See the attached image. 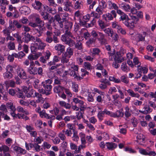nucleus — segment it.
<instances>
[{
  "instance_id": "nucleus-1",
  "label": "nucleus",
  "mask_w": 156,
  "mask_h": 156,
  "mask_svg": "<svg viewBox=\"0 0 156 156\" xmlns=\"http://www.w3.org/2000/svg\"><path fill=\"white\" fill-rule=\"evenodd\" d=\"M91 35L93 37L90 38L86 42L87 45L89 47L90 46V45L95 43L96 39L101 44H105L106 42L105 35L103 33L94 30L92 31Z\"/></svg>"
},
{
  "instance_id": "nucleus-2",
  "label": "nucleus",
  "mask_w": 156,
  "mask_h": 156,
  "mask_svg": "<svg viewBox=\"0 0 156 156\" xmlns=\"http://www.w3.org/2000/svg\"><path fill=\"white\" fill-rule=\"evenodd\" d=\"M70 68H69L68 70L65 71L66 74H69L78 81L80 80L83 79V78L79 75L78 73V66L73 64H70Z\"/></svg>"
},
{
  "instance_id": "nucleus-3",
  "label": "nucleus",
  "mask_w": 156,
  "mask_h": 156,
  "mask_svg": "<svg viewBox=\"0 0 156 156\" xmlns=\"http://www.w3.org/2000/svg\"><path fill=\"white\" fill-rule=\"evenodd\" d=\"M46 46V44L40 39L38 42L31 44L30 48L31 51L32 53H35L38 50L41 51L44 50Z\"/></svg>"
},
{
  "instance_id": "nucleus-4",
  "label": "nucleus",
  "mask_w": 156,
  "mask_h": 156,
  "mask_svg": "<svg viewBox=\"0 0 156 156\" xmlns=\"http://www.w3.org/2000/svg\"><path fill=\"white\" fill-rule=\"evenodd\" d=\"M131 35V38L133 40L136 41L137 42L143 41H145V37L147 34L146 32H144L142 34H137L134 32L133 33H130Z\"/></svg>"
},
{
  "instance_id": "nucleus-5",
  "label": "nucleus",
  "mask_w": 156,
  "mask_h": 156,
  "mask_svg": "<svg viewBox=\"0 0 156 156\" xmlns=\"http://www.w3.org/2000/svg\"><path fill=\"white\" fill-rule=\"evenodd\" d=\"M117 13L120 16L119 18L120 21H122L123 24L127 27H128L129 26H130V24L129 23V19L126 14L120 9L117 10Z\"/></svg>"
},
{
  "instance_id": "nucleus-6",
  "label": "nucleus",
  "mask_w": 156,
  "mask_h": 156,
  "mask_svg": "<svg viewBox=\"0 0 156 156\" xmlns=\"http://www.w3.org/2000/svg\"><path fill=\"white\" fill-rule=\"evenodd\" d=\"M65 34L62 35L61 37V40L64 42L65 43L68 40L70 39L69 38L70 37L73 39H75V38L73 35L70 32V31L68 30L63 31Z\"/></svg>"
},
{
  "instance_id": "nucleus-7",
  "label": "nucleus",
  "mask_w": 156,
  "mask_h": 156,
  "mask_svg": "<svg viewBox=\"0 0 156 156\" xmlns=\"http://www.w3.org/2000/svg\"><path fill=\"white\" fill-rule=\"evenodd\" d=\"M73 101L75 104H78V106L80 108V111H84L86 108V107L84 105V102L83 101L76 98H74Z\"/></svg>"
},
{
  "instance_id": "nucleus-8",
  "label": "nucleus",
  "mask_w": 156,
  "mask_h": 156,
  "mask_svg": "<svg viewBox=\"0 0 156 156\" xmlns=\"http://www.w3.org/2000/svg\"><path fill=\"white\" fill-rule=\"evenodd\" d=\"M43 4L40 1L35 0L32 4V6L34 9L37 10L39 12H41L44 8Z\"/></svg>"
},
{
  "instance_id": "nucleus-9",
  "label": "nucleus",
  "mask_w": 156,
  "mask_h": 156,
  "mask_svg": "<svg viewBox=\"0 0 156 156\" xmlns=\"http://www.w3.org/2000/svg\"><path fill=\"white\" fill-rule=\"evenodd\" d=\"M40 116L42 118H46L47 119H51V120H55V116L53 115H49L46 112V111L44 110H43L39 114Z\"/></svg>"
},
{
  "instance_id": "nucleus-10",
  "label": "nucleus",
  "mask_w": 156,
  "mask_h": 156,
  "mask_svg": "<svg viewBox=\"0 0 156 156\" xmlns=\"http://www.w3.org/2000/svg\"><path fill=\"white\" fill-rule=\"evenodd\" d=\"M133 7L131 9V13L133 15H135L137 10L140 9L142 7V6L140 4L136 2L133 3Z\"/></svg>"
},
{
  "instance_id": "nucleus-11",
  "label": "nucleus",
  "mask_w": 156,
  "mask_h": 156,
  "mask_svg": "<svg viewBox=\"0 0 156 156\" xmlns=\"http://www.w3.org/2000/svg\"><path fill=\"white\" fill-rule=\"evenodd\" d=\"M6 107L9 109L10 114L12 117L16 113V108L15 106L12 103L10 102L6 104Z\"/></svg>"
},
{
  "instance_id": "nucleus-12",
  "label": "nucleus",
  "mask_w": 156,
  "mask_h": 156,
  "mask_svg": "<svg viewBox=\"0 0 156 156\" xmlns=\"http://www.w3.org/2000/svg\"><path fill=\"white\" fill-rule=\"evenodd\" d=\"M63 5H64L63 10L64 11L66 12H71V9L70 8H72L73 7L71 2L69 0H67L64 2Z\"/></svg>"
},
{
  "instance_id": "nucleus-13",
  "label": "nucleus",
  "mask_w": 156,
  "mask_h": 156,
  "mask_svg": "<svg viewBox=\"0 0 156 156\" xmlns=\"http://www.w3.org/2000/svg\"><path fill=\"white\" fill-rule=\"evenodd\" d=\"M90 15L91 17H93L94 18L91 21V24H88L89 27H91L94 25L96 21L95 19H98L100 17L101 15L98 13L93 11L91 12Z\"/></svg>"
},
{
  "instance_id": "nucleus-14",
  "label": "nucleus",
  "mask_w": 156,
  "mask_h": 156,
  "mask_svg": "<svg viewBox=\"0 0 156 156\" xmlns=\"http://www.w3.org/2000/svg\"><path fill=\"white\" fill-rule=\"evenodd\" d=\"M17 73L19 77L23 79H26L27 76L24 69L21 68H19L17 69Z\"/></svg>"
},
{
  "instance_id": "nucleus-15",
  "label": "nucleus",
  "mask_w": 156,
  "mask_h": 156,
  "mask_svg": "<svg viewBox=\"0 0 156 156\" xmlns=\"http://www.w3.org/2000/svg\"><path fill=\"white\" fill-rule=\"evenodd\" d=\"M139 152L141 154L145 155L154 156L156 155V153L154 151H150L148 150H145L143 149H140Z\"/></svg>"
},
{
  "instance_id": "nucleus-16",
  "label": "nucleus",
  "mask_w": 156,
  "mask_h": 156,
  "mask_svg": "<svg viewBox=\"0 0 156 156\" xmlns=\"http://www.w3.org/2000/svg\"><path fill=\"white\" fill-rule=\"evenodd\" d=\"M23 34H24L26 37L28 38L29 41H31L34 43H37L39 41L40 38L37 37H34L32 35H31L29 33H22Z\"/></svg>"
},
{
  "instance_id": "nucleus-17",
  "label": "nucleus",
  "mask_w": 156,
  "mask_h": 156,
  "mask_svg": "<svg viewBox=\"0 0 156 156\" xmlns=\"http://www.w3.org/2000/svg\"><path fill=\"white\" fill-rule=\"evenodd\" d=\"M69 57L66 56L64 54L62 55L61 58H60L61 63L67 66H69L70 65V63L69 62Z\"/></svg>"
},
{
  "instance_id": "nucleus-18",
  "label": "nucleus",
  "mask_w": 156,
  "mask_h": 156,
  "mask_svg": "<svg viewBox=\"0 0 156 156\" xmlns=\"http://www.w3.org/2000/svg\"><path fill=\"white\" fill-rule=\"evenodd\" d=\"M120 52L117 51L114 56V61L118 63H121L124 61L122 55H120Z\"/></svg>"
},
{
  "instance_id": "nucleus-19",
  "label": "nucleus",
  "mask_w": 156,
  "mask_h": 156,
  "mask_svg": "<svg viewBox=\"0 0 156 156\" xmlns=\"http://www.w3.org/2000/svg\"><path fill=\"white\" fill-rule=\"evenodd\" d=\"M65 46L61 44H57L55 47V49L58 55H60L65 50Z\"/></svg>"
},
{
  "instance_id": "nucleus-20",
  "label": "nucleus",
  "mask_w": 156,
  "mask_h": 156,
  "mask_svg": "<svg viewBox=\"0 0 156 156\" xmlns=\"http://www.w3.org/2000/svg\"><path fill=\"white\" fill-rule=\"evenodd\" d=\"M130 16L131 17V18L133 20L131 21V23H129L130 24V26H129L128 27L132 28L135 26V24L136 23V22L138 21L139 19L138 17H137L133 15H131V13L129 14Z\"/></svg>"
},
{
  "instance_id": "nucleus-21",
  "label": "nucleus",
  "mask_w": 156,
  "mask_h": 156,
  "mask_svg": "<svg viewBox=\"0 0 156 156\" xmlns=\"http://www.w3.org/2000/svg\"><path fill=\"white\" fill-rule=\"evenodd\" d=\"M13 148L14 151L17 154H24L26 153V150L20 147L14 146L13 147Z\"/></svg>"
},
{
  "instance_id": "nucleus-22",
  "label": "nucleus",
  "mask_w": 156,
  "mask_h": 156,
  "mask_svg": "<svg viewBox=\"0 0 156 156\" xmlns=\"http://www.w3.org/2000/svg\"><path fill=\"white\" fill-rule=\"evenodd\" d=\"M73 25V23L71 22L67 21H65L63 31L67 30L70 31V29L72 27Z\"/></svg>"
},
{
  "instance_id": "nucleus-23",
  "label": "nucleus",
  "mask_w": 156,
  "mask_h": 156,
  "mask_svg": "<svg viewBox=\"0 0 156 156\" xmlns=\"http://www.w3.org/2000/svg\"><path fill=\"white\" fill-rule=\"evenodd\" d=\"M108 8L110 9H114L116 10L117 12V10H119V8L116 4L115 3L112 2L110 1H108Z\"/></svg>"
},
{
  "instance_id": "nucleus-24",
  "label": "nucleus",
  "mask_w": 156,
  "mask_h": 156,
  "mask_svg": "<svg viewBox=\"0 0 156 156\" xmlns=\"http://www.w3.org/2000/svg\"><path fill=\"white\" fill-rule=\"evenodd\" d=\"M116 88L118 92L119 93L120 98L121 99H123L124 98V93L126 90L123 87H121L119 86H116Z\"/></svg>"
},
{
  "instance_id": "nucleus-25",
  "label": "nucleus",
  "mask_w": 156,
  "mask_h": 156,
  "mask_svg": "<svg viewBox=\"0 0 156 156\" xmlns=\"http://www.w3.org/2000/svg\"><path fill=\"white\" fill-rule=\"evenodd\" d=\"M65 89V87L60 85H57L55 86L53 88L54 92L59 94L63 91Z\"/></svg>"
},
{
  "instance_id": "nucleus-26",
  "label": "nucleus",
  "mask_w": 156,
  "mask_h": 156,
  "mask_svg": "<svg viewBox=\"0 0 156 156\" xmlns=\"http://www.w3.org/2000/svg\"><path fill=\"white\" fill-rule=\"evenodd\" d=\"M106 146L109 150H113L117 147V145L112 142H108L106 143Z\"/></svg>"
},
{
  "instance_id": "nucleus-27",
  "label": "nucleus",
  "mask_w": 156,
  "mask_h": 156,
  "mask_svg": "<svg viewBox=\"0 0 156 156\" xmlns=\"http://www.w3.org/2000/svg\"><path fill=\"white\" fill-rule=\"evenodd\" d=\"M60 59V58L59 56L57 55H55L53 57L52 61L48 62L47 65L49 66H51V65H55L56 62H58Z\"/></svg>"
},
{
  "instance_id": "nucleus-28",
  "label": "nucleus",
  "mask_w": 156,
  "mask_h": 156,
  "mask_svg": "<svg viewBox=\"0 0 156 156\" xmlns=\"http://www.w3.org/2000/svg\"><path fill=\"white\" fill-rule=\"evenodd\" d=\"M58 103L60 106L64 107L66 109H69L71 107V105L69 103H66L64 101H59Z\"/></svg>"
},
{
  "instance_id": "nucleus-29",
  "label": "nucleus",
  "mask_w": 156,
  "mask_h": 156,
  "mask_svg": "<svg viewBox=\"0 0 156 156\" xmlns=\"http://www.w3.org/2000/svg\"><path fill=\"white\" fill-rule=\"evenodd\" d=\"M47 92L48 95H49L51 93V90L52 88L51 85H47V84H41Z\"/></svg>"
},
{
  "instance_id": "nucleus-30",
  "label": "nucleus",
  "mask_w": 156,
  "mask_h": 156,
  "mask_svg": "<svg viewBox=\"0 0 156 156\" xmlns=\"http://www.w3.org/2000/svg\"><path fill=\"white\" fill-rule=\"evenodd\" d=\"M30 8L27 6L23 5L20 8L19 10L22 13L25 15L28 14L30 11Z\"/></svg>"
},
{
  "instance_id": "nucleus-31",
  "label": "nucleus",
  "mask_w": 156,
  "mask_h": 156,
  "mask_svg": "<svg viewBox=\"0 0 156 156\" xmlns=\"http://www.w3.org/2000/svg\"><path fill=\"white\" fill-rule=\"evenodd\" d=\"M119 7L126 12H129L131 11L130 7L128 4L121 3L119 4Z\"/></svg>"
},
{
  "instance_id": "nucleus-32",
  "label": "nucleus",
  "mask_w": 156,
  "mask_h": 156,
  "mask_svg": "<svg viewBox=\"0 0 156 156\" xmlns=\"http://www.w3.org/2000/svg\"><path fill=\"white\" fill-rule=\"evenodd\" d=\"M142 111L140 110L139 112L143 114H147L150 113L152 111V109H151L149 107V106H145L143 108Z\"/></svg>"
},
{
  "instance_id": "nucleus-33",
  "label": "nucleus",
  "mask_w": 156,
  "mask_h": 156,
  "mask_svg": "<svg viewBox=\"0 0 156 156\" xmlns=\"http://www.w3.org/2000/svg\"><path fill=\"white\" fill-rule=\"evenodd\" d=\"M137 70L138 72L141 73V74L142 73H143L144 74H146L148 72V69L147 67L137 66Z\"/></svg>"
},
{
  "instance_id": "nucleus-34",
  "label": "nucleus",
  "mask_w": 156,
  "mask_h": 156,
  "mask_svg": "<svg viewBox=\"0 0 156 156\" xmlns=\"http://www.w3.org/2000/svg\"><path fill=\"white\" fill-rule=\"evenodd\" d=\"M102 17L104 19L107 21L112 20L113 18L112 14L109 13L103 14L102 15Z\"/></svg>"
},
{
  "instance_id": "nucleus-35",
  "label": "nucleus",
  "mask_w": 156,
  "mask_h": 156,
  "mask_svg": "<svg viewBox=\"0 0 156 156\" xmlns=\"http://www.w3.org/2000/svg\"><path fill=\"white\" fill-rule=\"evenodd\" d=\"M125 110L124 114L126 118H128L131 115L132 111L128 106L125 107Z\"/></svg>"
},
{
  "instance_id": "nucleus-36",
  "label": "nucleus",
  "mask_w": 156,
  "mask_h": 156,
  "mask_svg": "<svg viewBox=\"0 0 156 156\" xmlns=\"http://www.w3.org/2000/svg\"><path fill=\"white\" fill-rule=\"evenodd\" d=\"M145 137L143 134H140L136 136V141L139 144H141V142H144L145 141Z\"/></svg>"
},
{
  "instance_id": "nucleus-37",
  "label": "nucleus",
  "mask_w": 156,
  "mask_h": 156,
  "mask_svg": "<svg viewBox=\"0 0 156 156\" xmlns=\"http://www.w3.org/2000/svg\"><path fill=\"white\" fill-rule=\"evenodd\" d=\"M127 91L129 95L132 97L139 98L140 96L138 93H135L132 90L129 89L127 90Z\"/></svg>"
},
{
  "instance_id": "nucleus-38",
  "label": "nucleus",
  "mask_w": 156,
  "mask_h": 156,
  "mask_svg": "<svg viewBox=\"0 0 156 156\" xmlns=\"http://www.w3.org/2000/svg\"><path fill=\"white\" fill-rule=\"evenodd\" d=\"M37 69L36 67H29L28 69V72L30 74L35 75L37 74Z\"/></svg>"
},
{
  "instance_id": "nucleus-39",
  "label": "nucleus",
  "mask_w": 156,
  "mask_h": 156,
  "mask_svg": "<svg viewBox=\"0 0 156 156\" xmlns=\"http://www.w3.org/2000/svg\"><path fill=\"white\" fill-rule=\"evenodd\" d=\"M45 29L43 26H41V25H39L38 28L35 29V30L37 31V32L38 33V34L37 35L38 37H40L42 35L43 33V31Z\"/></svg>"
},
{
  "instance_id": "nucleus-40",
  "label": "nucleus",
  "mask_w": 156,
  "mask_h": 156,
  "mask_svg": "<svg viewBox=\"0 0 156 156\" xmlns=\"http://www.w3.org/2000/svg\"><path fill=\"white\" fill-rule=\"evenodd\" d=\"M108 35L111 37H112L114 34V32L112 29L110 28H105L103 30Z\"/></svg>"
},
{
  "instance_id": "nucleus-41",
  "label": "nucleus",
  "mask_w": 156,
  "mask_h": 156,
  "mask_svg": "<svg viewBox=\"0 0 156 156\" xmlns=\"http://www.w3.org/2000/svg\"><path fill=\"white\" fill-rule=\"evenodd\" d=\"M73 135L72 137V140L75 142H77L79 140V137L78 135V132L76 131H73Z\"/></svg>"
},
{
  "instance_id": "nucleus-42",
  "label": "nucleus",
  "mask_w": 156,
  "mask_h": 156,
  "mask_svg": "<svg viewBox=\"0 0 156 156\" xmlns=\"http://www.w3.org/2000/svg\"><path fill=\"white\" fill-rule=\"evenodd\" d=\"M73 54V49L70 48H68L65 53L64 54L65 55L69 57L70 58L71 56Z\"/></svg>"
},
{
  "instance_id": "nucleus-43",
  "label": "nucleus",
  "mask_w": 156,
  "mask_h": 156,
  "mask_svg": "<svg viewBox=\"0 0 156 156\" xmlns=\"http://www.w3.org/2000/svg\"><path fill=\"white\" fill-rule=\"evenodd\" d=\"M39 80L38 79H36L33 83V86L35 89H38L41 88V85L39 84Z\"/></svg>"
},
{
  "instance_id": "nucleus-44",
  "label": "nucleus",
  "mask_w": 156,
  "mask_h": 156,
  "mask_svg": "<svg viewBox=\"0 0 156 156\" xmlns=\"http://www.w3.org/2000/svg\"><path fill=\"white\" fill-rule=\"evenodd\" d=\"M16 110L19 112L24 113L26 115L29 114V112L21 106H18L16 108Z\"/></svg>"
},
{
  "instance_id": "nucleus-45",
  "label": "nucleus",
  "mask_w": 156,
  "mask_h": 156,
  "mask_svg": "<svg viewBox=\"0 0 156 156\" xmlns=\"http://www.w3.org/2000/svg\"><path fill=\"white\" fill-rule=\"evenodd\" d=\"M121 67V69L123 72H127L129 70V68L128 67L126 62L122 63Z\"/></svg>"
},
{
  "instance_id": "nucleus-46",
  "label": "nucleus",
  "mask_w": 156,
  "mask_h": 156,
  "mask_svg": "<svg viewBox=\"0 0 156 156\" xmlns=\"http://www.w3.org/2000/svg\"><path fill=\"white\" fill-rule=\"evenodd\" d=\"M3 76L5 79H11L13 75L12 73L6 71L4 74Z\"/></svg>"
},
{
  "instance_id": "nucleus-47",
  "label": "nucleus",
  "mask_w": 156,
  "mask_h": 156,
  "mask_svg": "<svg viewBox=\"0 0 156 156\" xmlns=\"http://www.w3.org/2000/svg\"><path fill=\"white\" fill-rule=\"evenodd\" d=\"M100 52L101 51L100 49L97 48H93L92 49V51L91 52L93 55H98Z\"/></svg>"
},
{
  "instance_id": "nucleus-48",
  "label": "nucleus",
  "mask_w": 156,
  "mask_h": 156,
  "mask_svg": "<svg viewBox=\"0 0 156 156\" xmlns=\"http://www.w3.org/2000/svg\"><path fill=\"white\" fill-rule=\"evenodd\" d=\"M35 91L34 90L31 89L30 90L29 92L26 94V96L28 98L31 97H34V94Z\"/></svg>"
},
{
  "instance_id": "nucleus-49",
  "label": "nucleus",
  "mask_w": 156,
  "mask_h": 156,
  "mask_svg": "<svg viewBox=\"0 0 156 156\" xmlns=\"http://www.w3.org/2000/svg\"><path fill=\"white\" fill-rule=\"evenodd\" d=\"M7 47L10 50H13L15 49V45L14 42L10 41L8 43Z\"/></svg>"
},
{
  "instance_id": "nucleus-50",
  "label": "nucleus",
  "mask_w": 156,
  "mask_h": 156,
  "mask_svg": "<svg viewBox=\"0 0 156 156\" xmlns=\"http://www.w3.org/2000/svg\"><path fill=\"white\" fill-rule=\"evenodd\" d=\"M121 82L122 81L126 84H128L129 83V79L127 76L126 75H123L121 77L120 79Z\"/></svg>"
},
{
  "instance_id": "nucleus-51",
  "label": "nucleus",
  "mask_w": 156,
  "mask_h": 156,
  "mask_svg": "<svg viewBox=\"0 0 156 156\" xmlns=\"http://www.w3.org/2000/svg\"><path fill=\"white\" fill-rule=\"evenodd\" d=\"M43 141V140L41 136L37 137L36 136L34 139V144H40Z\"/></svg>"
},
{
  "instance_id": "nucleus-52",
  "label": "nucleus",
  "mask_w": 156,
  "mask_h": 156,
  "mask_svg": "<svg viewBox=\"0 0 156 156\" xmlns=\"http://www.w3.org/2000/svg\"><path fill=\"white\" fill-rule=\"evenodd\" d=\"M98 25L100 27L101 29L103 30L105 29V27H106V25L105 24V23L102 20H99L98 21Z\"/></svg>"
},
{
  "instance_id": "nucleus-53",
  "label": "nucleus",
  "mask_w": 156,
  "mask_h": 156,
  "mask_svg": "<svg viewBox=\"0 0 156 156\" xmlns=\"http://www.w3.org/2000/svg\"><path fill=\"white\" fill-rule=\"evenodd\" d=\"M97 116L99 119V120L100 121H101L103 119V118L105 116V114L104 112L102 111H100L98 112Z\"/></svg>"
},
{
  "instance_id": "nucleus-54",
  "label": "nucleus",
  "mask_w": 156,
  "mask_h": 156,
  "mask_svg": "<svg viewBox=\"0 0 156 156\" xmlns=\"http://www.w3.org/2000/svg\"><path fill=\"white\" fill-rule=\"evenodd\" d=\"M39 12L44 20H46L48 19L49 14L47 12H45L42 11Z\"/></svg>"
},
{
  "instance_id": "nucleus-55",
  "label": "nucleus",
  "mask_w": 156,
  "mask_h": 156,
  "mask_svg": "<svg viewBox=\"0 0 156 156\" xmlns=\"http://www.w3.org/2000/svg\"><path fill=\"white\" fill-rule=\"evenodd\" d=\"M84 66L85 69L88 70H89L92 69V66L90 63L87 62L84 63Z\"/></svg>"
},
{
  "instance_id": "nucleus-56",
  "label": "nucleus",
  "mask_w": 156,
  "mask_h": 156,
  "mask_svg": "<svg viewBox=\"0 0 156 156\" xmlns=\"http://www.w3.org/2000/svg\"><path fill=\"white\" fill-rule=\"evenodd\" d=\"M24 116V115L23 114L20 113L16 114L15 113L12 117L14 119L18 118L20 119H23Z\"/></svg>"
},
{
  "instance_id": "nucleus-57",
  "label": "nucleus",
  "mask_w": 156,
  "mask_h": 156,
  "mask_svg": "<svg viewBox=\"0 0 156 156\" xmlns=\"http://www.w3.org/2000/svg\"><path fill=\"white\" fill-rule=\"evenodd\" d=\"M38 54H37L35 55H30L28 57V58L30 60L37 59L40 56Z\"/></svg>"
},
{
  "instance_id": "nucleus-58",
  "label": "nucleus",
  "mask_w": 156,
  "mask_h": 156,
  "mask_svg": "<svg viewBox=\"0 0 156 156\" xmlns=\"http://www.w3.org/2000/svg\"><path fill=\"white\" fill-rule=\"evenodd\" d=\"M7 112V109L6 106L4 105H2L0 106V112L3 113V115H4L5 113Z\"/></svg>"
},
{
  "instance_id": "nucleus-59",
  "label": "nucleus",
  "mask_w": 156,
  "mask_h": 156,
  "mask_svg": "<svg viewBox=\"0 0 156 156\" xmlns=\"http://www.w3.org/2000/svg\"><path fill=\"white\" fill-rule=\"evenodd\" d=\"M2 32L4 36H6L10 34L11 32L9 29L7 27H6L2 30Z\"/></svg>"
},
{
  "instance_id": "nucleus-60",
  "label": "nucleus",
  "mask_w": 156,
  "mask_h": 156,
  "mask_svg": "<svg viewBox=\"0 0 156 156\" xmlns=\"http://www.w3.org/2000/svg\"><path fill=\"white\" fill-rule=\"evenodd\" d=\"M65 43L66 44L68 45L69 46L72 47L73 46L75 45V42L73 40L70 39L69 40H68Z\"/></svg>"
},
{
  "instance_id": "nucleus-61",
  "label": "nucleus",
  "mask_w": 156,
  "mask_h": 156,
  "mask_svg": "<svg viewBox=\"0 0 156 156\" xmlns=\"http://www.w3.org/2000/svg\"><path fill=\"white\" fill-rule=\"evenodd\" d=\"M149 97L153 99V100L156 102V91L154 92H150L149 93Z\"/></svg>"
},
{
  "instance_id": "nucleus-62",
  "label": "nucleus",
  "mask_w": 156,
  "mask_h": 156,
  "mask_svg": "<svg viewBox=\"0 0 156 156\" xmlns=\"http://www.w3.org/2000/svg\"><path fill=\"white\" fill-rule=\"evenodd\" d=\"M14 66L10 65H8L6 67V71L12 73L14 71Z\"/></svg>"
},
{
  "instance_id": "nucleus-63",
  "label": "nucleus",
  "mask_w": 156,
  "mask_h": 156,
  "mask_svg": "<svg viewBox=\"0 0 156 156\" xmlns=\"http://www.w3.org/2000/svg\"><path fill=\"white\" fill-rule=\"evenodd\" d=\"M62 132L63 133H64L66 135L68 136H71L72 134L71 130L68 129H66V130L65 129H63L62 130Z\"/></svg>"
},
{
  "instance_id": "nucleus-64",
  "label": "nucleus",
  "mask_w": 156,
  "mask_h": 156,
  "mask_svg": "<svg viewBox=\"0 0 156 156\" xmlns=\"http://www.w3.org/2000/svg\"><path fill=\"white\" fill-rule=\"evenodd\" d=\"M115 114L117 117H122L124 115L122 109L117 111L115 112Z\"/></svg>"
}]
</instances>
